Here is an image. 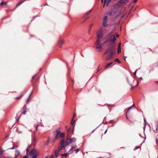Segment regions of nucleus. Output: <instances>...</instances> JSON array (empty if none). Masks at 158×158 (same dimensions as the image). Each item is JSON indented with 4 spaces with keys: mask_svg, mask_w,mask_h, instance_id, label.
Returning a JSON list of instances; mask_svg holds the SVG:
<instances>
[{
    "mask_svg": "<svg viewBox=\"0 0 158 158\" xmlns=\"http://www.w3.org/2000/svg\"><path fill=\"white\" fill-rule=\"evenodd\" d=\"M128 82L131 85V88H133L139 84L138 80H127Z\"/></svg>",
    "mask_w": 158,
    "mask_h": 158,
    "instance_id": "obj_1",
    "label": "nucleus"
},
{
    "mask_svg": "<svg viewBox=\"0 0 158 158\" xmlns=\"http://www.w3.org/2000/svg\"><path fill=\"white\" fill-rule=\"evenodd\" d=\"M100 41L99 39L97 40L95 42V45L96 46V48L98 49V51L100 52L101 50L100 49L102 48V44H100Z\"/></svg>",
    "mask_w": 158,
    "mask_h": 158,
    "instance_id": "obj_2",
    "label": "nucleus"
},
{
    "mask_svg": "<svg viewBox=\"0 0 158 158\" xmlns=\"http://www.w3.org/2000/svg\"><path fill=\"white\" fill-rule=\"evenodd\" d=\"M115 52V49L113 47L108 48L105 52L104 54H106L109 52H110V54L113 55Z\"/></svg>",
    "mask_w": 158,
    "mask_h": 158,
    "instance_id": "obj_3",
    "label": "nucleus"
},
{
    "mask_svg": "<svg viewBox=\"0 0 158 158\" xmlns=\"http://www.w3.org/2000/svg\"><path fill=\"white\" fill-rule=\"evenodd\" d=\"M102 29L101 27L100 28V30H99L97 33V37L99 39H101L102 37L103 34L102 33Z\"/></svg>",
    "mask_w": 158,
    "mask_h": 158,
    "instance_id": "obj_4",
    "label": "nucleus"
},
{
    "mask_svg": "<svg viewBox=\"0 0 158 158\" xmlns=\"http://www.w3.org/2000/svg\"><path fill=\"white\" fill-rule=\"evenodd\" d=\"M33 155L32 156V158H36L37 156V154L36 153V151L35 149L32 150L30 153V155L31 156Z\"/></svg>",
    "mask_w": 158,
    "mask_h": 158,
    "instance_id": "obj_5",
    "label": "nucleus"
},
{
    "mask_svg": "<svg viewBox=\"0 0 158 158\" xmlns=\"http://www.w3.org/2000/svg\"><path fill=\"white\" fill-rule=\"evenodd\" d=\"M107 23V16H105L103 19V25L105 27L106 26L108 25H107L106 24Z\"/></svg>",
    "mask_w": 158,
    "mask_h": 158,
    "instance_id": "obj_6",
    "label": "nucleus"
},
{
    "mask_svg": "<svg viewBox=\"0 0 158 158\" xmlns=\"http://www.w3.org/2000/svg\"><path fill=\"white\" fill-rule=\"evenodd\" d=\"M64 136V133H61V134L59 133L58 135V137H56V135L55 136V139H57L59 138H63Z\"/></svg>",
    "mask_w": 158,
    "mask_h": 158,
    "instance_id": "obj_7",
    "label": "nucleus"
},
{
    "mask_svg": "<svg viewBox=\"0 0 158 158\" xmlns=\"http://www.w3.org/2000/svg\"><path fill=\"white\" fill-rule=\"evenodd\" d=\"M67 139L68 141H69L70 143L73 142H75L76 140V139L75 138H73L72 139H70L68 137Z\"/></svg>",
    "mask_w": 158,
    "mask_h": 158,
    "instance_id": "obj_8",
    "label": "nucleus"
},
{
    "mask_svg": "<svg viewBox=\"0 0 158 158\" xmlns=\"http://www.w3.org/2000/svg\"><path fill=\"white\" fill-rule=\"evenodd\" d=\"M64 43V40L62 39H60L59 41V47L61 48Z\"/></svg>",
    "mask_w": 158,
    "mask_h": 158,
    "instance_id": "obj_9",
    "label": "nucleus"
},
{
    "mask_svg": "<svg viewBox=\"0 0 158 158\" xmlns=\"http://www.w3.org/2000/svg\"><path fill=\"white\" fill-rule=\"evenodd\" d=\"M113 38L112 40H110V41L112 42L113 44L114 43L115 41L116 40V37L115 35H112L110 37V38Z\"/></svg>",
    "mask_w": 158,
    "mask_h": 158,
    "instance_id": "obj_10",
    "label": "nucleus"
},
{
    "mask_svg": "<svg viewBox=\"0 0 158 158\" xmlns=\"http://www.w3.org/2000/svg\"><path fill=\"white\" fill-rule=\"evenodd\" d=\"M128 2V0H120L119 3V4H125L127 3Z\"/></svg>",
    "mask_w": 158,
    "mask_h": 158,
    "instance_id": "obj_11",
    "label": "nucleus"
},
{
    "mask_svg": "<svg viewBox=\"0 0 158 158\" xmlns=\"http://www.w3.org/2000/svg\"><path fill=\"white\" fill-rule=\"evenodd\" d=\"M112 55H113V54H109L108 55L106 56V60H108L109 59H110V58H111V57L112 56Z\"/></svg>",
    "mask_w": 158,
    "mask_h": 158,
    "instance_id": "obj_12",
    "label": "nucleus"
},
{
    "mask_svg": "<svg viewBox=\"0 0 158 158\" xmlns=\"http://www.w3.org/2000/svg\"><path fill=\"white\" fill-rule=\"evenodd\" d=\"M59 151V150L57 149L54 152V155L56 158L58 156Z\"/></svg>",
    "mask_w": 158,
    "mask_h": 158,
    "instance_id": "obj_13",
    "label": "nucleus"
},
{
    "mask_svg": "<svg viewBox=\"0 0 158 158\" xmlns=\"http://www.w3.org/2000/svg\"><path fill=\"white\" fill-rule=\"evenodd\" d=\"M60 132V128H58L56 130V132L55 135H56V137H58V135Z\"/></svg>",
    "mask_w": 158,
    "mask_h": 158,
    "instance_id": "obj_14",
    "label": "nucleus"
},
{
    "mask_svg": "<svg viewBox=\"0 0 158 158\" xmlns=\"http://www.w3.org/2000/svg\"><path fill=\"white\" fill-rule=\"evenodd\" d=\"M92 11V10H89L87 12H86L85 14V15H84V17H87L89 15V14L91 13V12Z\"/></svg>",
    "mask_w": 158,
    "mask_h": 158,
    "instance_id": "obj_15",
    "label": "nucleus"
},
{
    "mask_svg": "<svg viewBox=\"0 0 158 158\" xmlns=\"http://www.w3.org/2000/svg\"><path fill=\"white\" fill-rule=\"evenodd\" d=\"M16 152H17V153L15 155V157L13 158H16L20 154V152L19 150H16Z\"/></svg>",
    "mask_w": 158,
    "mask_h": 158,
    "instance_id": "obj_16",
    "label": "nucleus"
},
{
    "mask_svg": "<svg viewBox=\"0 0 158 158\" xmlns=\"http://www.w3.org/2000/svg\"><path fill=\"white\" fill-rule=\"evenodd\" d=\"M24 93H22L19 96V97H17L15 99H19L20 98H21V97H22L24 95Z\"/></svg>",
    "mask_w": 158,
    "mask_h": 158,
    "instance_id": "obj_17",
    "label": "nucleus"
},
{
    "mask_svg": "<svg viewBox=\"0 0 158 158\" xmlns=\"http://www.w3.org/2000/svg\"><path fill=\"white\" fill-rule=\"evenodd\" d=\"M74 116H75V115L74 114L73 115V118H72V121L71 122V124L72 125H73V124L75 122V121L74 120H73V119H74Z\"/></svg>",
    "mask_w": 158,
    "mask_h": 158,
    "instance_id": "obj_18",
    "label": "nucleus"
},
{
    "mask_svg": "<svg viewBox=\"0 0 158 158\" xmlns=\"http://www.w3.org/2000/svg\"><path fill=\"white\" fill-rule=\"evenodd\" d=\"M64 146H63V145H61L58 148V150H59V151L62 149H63L64 148Z\"/></svg>",
    "mask_w": 158,
    "mask_h": 158,
    "instance_id": "obj_19",
    "label": "nucleus"
},
{
    "mask_svg": "<svg viewBox=\"0 0 158 158\" xmlns=\"http://www.w3.org/2000/svg\"><path fill=\"white\" fill-rule=\"evenodd\" d=\"M24 107H25V110L24 111V112H23V113L22 114H24V115H25L26 114V112H27L26 110L27 109V107H26V105H24Z\"/></svg>",
    "mask_w": 158,
    "mask_h": 158,
    "instance_id": "obj_20",
    "label": "nucleus"
},
{
    "mask_svg": "<svg viewBox=\"0 0 158 158\" xmlns=\"http://www.w3.org/2000/svg\"><path fill=\"white\" fill-rule=\"evenodd\" d=\"M71 132V128H69L67 131V133L68 134H69Z\"/></svg>",
    "mask_w": 158,
    "mask_h": 158,
    "instance_id": "obj_21",
    "label": "nucleus"
},
{
    "mask_svg": "<svg viewBox=\"0 0 158 158\" xmlns=\"http://www.w3.org/2000/svg\"><path fill=\"white\" fill-rule=\"evenodd\" d=\"M112 64V62H110L108 64H107V65H106V69H107L108 67L111 64Z\"/></svg>",
    "mask_w": 158,
    "mask_h": 158,
    "instance_id": "obj_22",
    "label": "nucleus"
},
{
    "mask_svg": "<svg viewBox=\"0 0 158 158\" xmlns=\"http://www.w3.org/2000/svg\"><path fill=\"white\" fill-rule=\"evenodd\" d=\"M50 138L49 137H48V140L47 141V142L45 144V145H47L49 144V142H50Z\"/></svg>",
    "mask_w": 158,
    "mask_h": 158,
    "instance_id": "obj_23",
    "label": "nucleus"
},
{
    "mask_svg": "<svg viewBox=\"0 0 158 158\" xmlns=\"http://www.w3.org/2000/svg\"><path fill=\"white\" fill-rule=\"evenodd\" d=\"M65 143V146L68 145L70 143H69V141H68L67 139V141H66V142Z\"/></svg>",
    "mask_w": 158,
    "mask_h": 158,
    "instance_id": "obj_24",
    "label": "nucleus"
},
{
    "mask_svg": "<svg viewBox=\"0 0 158 158\" xmlns=\"http://www.w3.org/2000/svg\"><path fill=\"white\" fill-rule=\"evenodd\" d=\"M65 142L64 140L63 139L60 142V144L61 145H63V144H64Z\"/></svg>",
    "mask_w": 158,
    "mask_h": 158,
    "instance_id": "obj_25",
    "label": "nucleus"
},
{
    "mask_svg": "<svg viewBox=\"0 0 158 158\" xmlns=\"http://www.w3.org/2000/svg\"><path fill=\"white\" fill-rule=\"evenodd\" d=\"M70 154V153H69L68 154L67 153H64V154H61V156H63L65 157H66L67 156L68 154Z\"/></svg>",
    "mask_w": 158,
    "mask_h": 158,
    "instance_id": "obj_26",
    "label": "nucleus"
},
{
    "mask_svg": "<svg viewBox=\"0 0 158 158\" xmlns=\"http://www.w3.org/2000/svg\"><path fill=\"white\" fill-rule=\"evenodd\" d=\"M32 93V92H31V93L30 94V95H29V97H28V98H27V102H27V103H28V101H29V99H30V96H31V94Z\"/></svg>",
    "mask_w": 158,
    "mask_h": 158,
    "instance_id": "obj_27",
    "label": "nucleus"
},
{
    "mask_svg": "<svg viewBox=\"0 0 158 158\" xmlns=\"http://www.w3.org/2000/svg\"><path fill=\"white\" fill-rule=\"evenodd\" d=\"M111 0H108L106 4V6H108L109 4L111 2Z\"/></svg>",
    "mask_w": 158,
    "mask_h": 158,
    "instance_id": "obj_28",
    "label": "nucleus"
},
{
    "mask_svg": "<svg viewBox=\"0 0 158 158\" xmlns=\"http://www.w3.org/2000/svg\"><path fill=\"white\" fill-rule=\"evenodd\" d=\"M114 61H115V62H118V63H120V61L119 60H118V58H116L115 60H114Z\"/></svg>",
    "mask_w": 158,
    "mask_h": 158,
    "instance_id": "obj_29",
    "label": "nucleus"
},
{
    "mask_svg": "<svg viewBox=\"0 0 158 158\" xmlns=\"http://www.w3.org/2000/svg\"><path fill=\"white\" fill-rule=\"evenodd\" d=\"M110 41V40L108 39H107L106 41H105L104 42L103 44H102V46L105 44L106 43H107L108 41Z\"/></svg>",
    "mask_w": 158,
    "mask_h": 158,
    "instance_id": "obj_30",
    "label": "nucleus"
},
{
    "mask_svg": "<svg viewBox=\"0 0 158 158\" xmlns=\"http://www.w3.org/2000/svg\"><path fill=\"white\" fill-rule=\"evenodd\" d=\"M4 151V150L3 149L1 148H0V154H2V152Z\"/></svg>",
    "mask_w": 158,
    "mask_h": 158,
    "instance_id": "obj_31",
    "label": "nucleus"
},
{
    "mask_svg": "<svg viewBox=\"0 0 158 158\" xmlns=\"http://www.w3.org/2000/svg\"><path fill=\"white\" fill-rule=\"evenodd\" d=\"M93 25V24H92L90 26V27H89V30L88 31V32L89 33L90 32V30H91V27H92V26Z\"/></svg>",
    "mask_w": 158,
    "mask_h": 158,
    "instance_id": "obj_32",
    "label": "nucleus"
},
{
    "mask_svg": "<svg viewBox=\"0 0 158 158\" xmlns=\"http://www.w3.org/2000/svg\"><path fill=\"white\" fill-rule=\"evenodd\" d=\"M76 147H77V145H73V146H72L70 150L72 149L73 148H75Z\"/></svg>",
    "mask_w": 158,
    "mask_h": 158,
    "instance_id": "obj_33",
    "label": "nucleus"
},
{
    "mask_svg": "<svg viewBox=\"0 0 158 158\" xmlns=\"http://www.w3.org/2000/svg\"><path fill=\"white\" fill-rule=\"evenodd\" d=\"M121 52V48H118V53H119Z\"/></svg>",
    "mask_w": 158,
    "mask_h": 158,
    "instance_id": "obj_34",
    "label": "nucleus"
},
{
    "mask_svg": "<svg viewBox=\"0 0 158 158\" xmlns=\"http://www.w3.org/2000/svg\"><path fill=\"white\" fill-rule=\"evenodd\" d=\"M140 148V147L139 146H136L134 148V150H135L138 148Z\"/></svg>",
    "mask_w": 158,
    "mask_h": 158,
    "instance_id": "obj_35",
    "label": "nucleus"
},
{
    "mask_svg": "<svg viewBox=\"0 0 158 158\" xmlns=\"http://www.w3.org/2000/svg\"><path fill=\"white\" fill-rule=\"evenodd\" d=\"M30 147V146L29 145L28 146V147L26 149V153H27L29 151L28 148L29 147Z\"/></svg>",
    "mask_w": 158,
    "mask_h": 158,
    "instance_id": "obj_36",
    "label": "nucleus"
},
{
    "mask_svg": "<svg viewBox=\"0 0 158 158\" xmlns=\"http://www.w3.org/2000/svg\"><path fill=\"white\" fill-rule=\"evenodd\" d=\"M132 108V106H131L129 107L128 108V109L127 110V113H128V112H129V110H130V109H131Z\"/></svg>",
    "mask_w": 158,
    "mask_h": 158,
    "instance_id": "obj_37",
    "label": "nucleus"
},
{
    "mask_svg": "<svg viewBox=\"0 0 158 158\" xmlns=\"http://www.w3.org/2000/svg\"><path fill=\"white\" fill-rule=\"evenodd\" d=\"M80 150V149H79V148H77V149H76L75 151V152H76V153H77Z\"/></svg>",
    "mask_w": 158,
    "mask_h": 158,
    "instance_id": "obj_38",
    "label": "nucleus"
},
{
    "mask_svg": "<svg viewBox=\"0 0 158 158\" xmlns=\"http://www.w3.org/2000/svg\"><path fill=\"white\" fill-rule=\"evenodd\" d=\"M100 65H99L98 66V68H97V70L98 72L99 71H100V70L101 69H100Z\"/></svg>",
    "mask_w": 158,
    "mask_h": 158,
    "instance_id": "obj_39",
    "label": "nucleus"
},
{
    "mask_svg": "<svg viewBox=\"0 0 158 158\" xmlns=\"http://www.w3.org/2000/svg\"><path fill=\"white\" fill-rule=\"evenodd\" d=\"M144 124L145 125L147 123L146 120L145 118H144Z\"/></svg>",
    "mask_w": 158,
    "mask_h": 158,
    "instance_id": "obj_40",
    "label": "nucleus"
},
{
    "mask_svg": "<svg viewBox=\"0 0 158 158\" xmlns=\"http://www.w3.org/2000/svg\"><path fill=\"white\" fill-rule=\"evenodd\" d=\"M15 149V148L14 146H13L11 148H8V149Z\"/></svg>",
    "mask_w": 158,
    "mask_h": 158,
    "instance_id": "obj_41",
    "label": "nucleus"
},
{
    "mask_svg": "<svg viewBox=\"0 0 158 158\" xmlns=\"http://www.w3.org/2000/svg\"><path fill=\"white\" fill-rule=\"evenodd\" d=\"M3 4H4V2H2L0 4V6H2Z\"/></svg>",
    "mask_w": 158,
    "mask_h": 158,
    "instance_id": "obj_42",
    "label": "nucleus"
},
{
    "mask_svg": "<svg viewBox=\"0 0 158 158\" xmlns=\"http://www.w3.org/2000/svg\"><path fill=\"white\" fill-rule=\"evenodd\" d=\"M20 116L19 117V118H17V116L15 117V119H16V120L17 121H18V120H19V118H20Z\"/></svg>",
    "mask_w": 158,
    "mask_h": 158,
    "instance_id": "obj_43",
    "label": "nucleus"
},
{
    "mask_svg": "<svg viewBox=\"0 0 158 158\" xmlns=\"http://www.w3.org/2000/svg\"><path fill=\"white\" fill-rule=\"evenodd\" d=\"M63 150H64V152H66V149L65 147H64V148H63Z\"/></svg>",
    "mask_w": 158,
    "mask_h": 158,
    "instance_id": "obj_44",
    "label": "nucleus"
},
{
    "mask_svg": "<svg viewBox=\"0 0 158 158\" xmlns=\"http://www.w3.org/2000/svg\"><path fill=\"white\" fill-rule=\"evenodd\" d=\"M156 143L157 145H158V140L157 139H156Z\"/></svg>",
    "mask_w": 158,
    "mask_h": 158,
    "instance_id": "obj_45",
    "label": "nucleus"
},
{
    "mask_svg": "<svg viewBox=\"0 0 158 158\" xmlns=\"http://www.w3.org/2000/svg\"><path fill=\"white\" fill-rule=\"evenodd\" d=\"M121 45V43H119V44H118V48H120Z\"/></svg>",
    "mask_w": 158,
    "mask_h": 158,
    "instance_id": "obj_46",
    "label": "nucleus"
},
{
    "mask_svg": "<svg viewBox=\"0 0 158 158\" xmlns=\"http://www.w3.org/2000/svg\"><path fill=\"white\" fill-rule=\"evenodd\" d=\"M53 157H54V155L53 154H52L50 156V158H53Z\"/></svg>",
    "mask_w": 158,
    "mask_h": 158,
    "instance_id": "obj_47",
    "label": "nucleus"
},
{
    "mask_svg": "<svg viewBox=\"0 0 158 158\" xmlns=\"http://www.w3.org/2000/svg\"><path fill=\"white\" fill-rule=\"evenodd\" d=\"M33 141H34V142H36V138H35V137H34V138H33Z\"/></svg>",
    "mask_w": 158,
    "mask_h": 158,
    "instance_id": "obj_48",
    "label": "nucleus"
},
{
    "mask_svg": "<svg viewBox=\"0 0 158 158\" xmlns=\"http://www.w3.org/2000/svg\"><path fill=\"white\" fill-rule=\"evenodd\" d=\"M138 70V69H137L135 72L134 73V74L135 75H136V72H137Z\"/></svg>",
    "mask_w": 158,
    "mask_h": 158,
    "instance_id": "obj_49",
    "label": "nucleus"
},
{
    "mask_svg": "<svg viewBox=\"0 0 158 158\" xmlns=\"http://www.w3.org/2000/svg\"><path fill=\"white\" fill-rule=\"evenodd\" d=\"M14 147L15 148H15H17L18 147V146L16 145H15V146Z\"/></svg>",
    "mask_w": 158,
    "mask_h": 158,
    "instance_id": "obj_50",
    "label": "nucleus"
},
{
    "mask_svg": "<svg viewBox=\"0 0 158 158\" xmlns=\"http://www.w3.org/2000/svg\"><path fill=\"white\" fill-rule=\"evenodd\" d=\"M126 118L127 119V120H128L130 122V123H131V121H130V120L128 118V117H127V116H126Z\"/></svg>",
    "mask_w": 158,
    "mask_h": 158,
    "instance_id": "obj_51",
    "label": "nucleus"
},
{
    "mask_svg": "<svg viewBox=\"0 0 158 158\" xmlns=\"http://www.w3.org/2000/svg\"><path fill=\"white\" fill-rule=\"evenodd\" d=\"M14 125V124H13V125H12V126L11 127H9L10 128V129H12L13 128Z\"/></svg>",
    "mask_w": 158,
    "mask_h": 158,
    "instance_id": "obj_52",
    "label": "nucleus"
},
{
    "mask_svg": "<svg viewBox=\"0 0 158 158\" xmlns=\"http://www.w3.org/2000/svg\"><path fill=\"white\" fill-rule=\"evenodd\" d=\"M137 0H134V1H133V2H134V3H136L137 1Z\"/></svg>",
    "mask_w": 158,
    "mask_h": 158,
    "instance_id": "obj_53",
    "label": "nucleus"
},
{
    "mask_svg": "<svg viewBox=\"0 0 158 158\" xmlns=\"http://www.w3.org/2000/svg\"><path fill=\"white\" fill-rule=\"evenodd\" d=\"M23 158H27V156H24Z\"/></svg>",
    "mask_w": 158,
    "mask_h": 158,
    "instance_id": "obj_54",
    "label": "nucleus"
},
{
    "mask_svg": "<svg viewBox=\"0 0 158 158\" xmlns=\"http://www.w3.org/2000/svg\"><path fill=\"white\" fill-rule=\"evenodd\" d=\"M126 56H124V60L126 61Z\"/></svg>",
    "mask_w": 158,
    "mask_h": 158,
    "instance_id": "obj_55",
    "label": "nucleus"
},
{
    "mask_svg": "<svg viewBox=\"0 0 158 158\" xmlns=\"http://www.w3.org/2000/svg\"><path fill=\"white\" fill-rule=\"evenodd\" d=\"M107 129H106V130L105 131V132H104V134H105L106 133V132H107Z\"/></svg>",
    "mask_w": 158,
    "mask_h": 158,
    "instance_id": "obj_56",
    "label": "nucleus"
},
{
    "mask_svg": "<svg viewBox=\"0 0 158 158\" xmlns=\"http://www.w3.org/2000/svg\"><path fill=\"white\" fill-rule=\"evenodd\" d=\"M112 13L111 12H110V13H109V15H110V16H111L112 15Z\"/></svg>",
    "mask_w": 158,
    "mask_h": 158,
    "instance_id": "obj_57",
    "label": "nucleus"
},
{
    "mask_svg": "<svg viewBox=\"0 0 158 158\" xmlns=\"http://www.w3.org/2000/svg\"><path fill=\"white\" fill-rule=\"evenodd\" d=\"M156 130H157L158 128V125H156Z\"/></svg>",
    "mask_w": 158,
    "mask_h": 158,
    "instance_id": "obj_58",
    "label": "nucleus"
},
{
    "mask_svg": "<svg viewBox=\"0 0 158 158\" xmlns=\"http://www.w3.org/2000/svg\"><path fill=\"white\" fill-rule=\"evenodd\" d=\"M116 36L117 37H118L119 36V35L117 34V35H116Z\"/></svg>",
    "mask_w": 158,
    "mask_h": 158,
    "instance_id": "obj_59",
    "label": "nucleus"
},
{
    "mask_svg": "<svg viewBox=\"0 0 158 158\" xmlns=\"http://www.w3.org/2000/svg\"><path fill=\"white\" fill-rule=\"evenodd\" d=\"M111 123L112 124V126H113L114 125V123L113 122H112Z\"/></svg>",
    "mask_w": 158,
    "mask_h": 158,
    "instance_id": "obj_60",
    "label": "nucleus"
},
{
    "mask_svg": "<svg viewBox=\"0 0 158 158\" xmlns=\"http://www.w3.org/2000/svg\"><path fill=\"white\" fill-rule=\"evenodd\" d=\"M131 106H132V107L133 106H135L134 104V103Z\"/></svg>",
    "mask_w": 158,
    "mask_h": 158,
    "instance_id": "obj_61",
    "label": "nucleus"
},
{
    "mask_svg": "<svg viewBox=\"0 0 158 158\" xmlns=\"http://www.w3.org/2000/svg\"><path fill=\"white\" fill-rule=\"evenodd\" d=\"M38 125H37V126L36 127V130H38Z\"/></svg>",
    "mask_w": 158,
    "mask_h": 158,
    "instance_id": "obj_62",
    "label": "nucleus"
},
{
    "mask_svg": "<svg viewBox=\"0 0 158 158\" xmlns=\"http://www.w3.org/2000/svg\"><path fill=\"white\" fill-rule=\"evenodd\" d=\"M4 4L5 5H6L7 4V3L6 2H4Z\"/></svg>",
    "mask_w": 158,
    "mask_h": 158,
    "instance_id": "obj_63",
    "label": "nucleus"
},
{
    "mask_svg": "<svg viewBox=\"0 0 158 158\" xmlns=\"http://www.w3.org/2000/svg\"><path fill=\"white\" fill-rule=\"evenodd\" d=\"M52 141H53V142H53V143H54V142H55V139H53V140Z\"/></svg>",
    "mask_w": 158,
    "mask_h": 158,
    "instance_id": "obj_64",
    "label": "nucleus"
}]
</instances>
